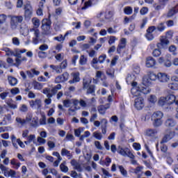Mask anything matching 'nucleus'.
<instances>
[{
    "instance_id": "f257e3e1",
    "label": "nucleus",
    "mask_w": 178,
    "mask_h": 178,
    "mask_svg": "<svg viewBox=\"0 0 178 178\" xmlns=\"http://www.w3.org/2000/svg\"><path fill=\"white\" fill-rule=\"evenodd\" d=\"M134 79H136L135 75L134 74H128L127 77V83L128 84L129 83H131L132 88L131 90V93L134 97H140L141 94H149L151 92V89L149 87H146L144 85H139L137 86V82H132L134 81Z\"/></svg>"
},
{
    "instance_id": "f03ea898",
    "label": "nucleus",
    "mask_w": 178,
    "mask_h": 178,
    "mask_svg": "<svg viewBox=\"0 0 178 178\" xmlns=\"http://www.w3.org/2000/svg\"><path fill=\"white\" fill-rule=\"evenodd\" d=\"M10 18V27L11 30H16L19 27V24L23 23L24 17L23 15H9Z\"/></svg>"
},
{
    "instance_id": "7ed1b4c3",
    "label": "nucleus",
    "mask_w": 178,
    "mask_h": 178,
    "mask_svg": "<svg viewBox=\"0 0 178 178\" xmlns=\"http://www.w3.org/2000/svg\"><path fill=\"white\" fill-rule=\"evenodd\" d=\"M94 126L95 127H99L101 126V130L102 134L105 135L106 134V131L108 129V120L103 118L99 122V120L93 121Z\"/></svg>"
},
{
    "instance_id": "20e7f679",
    "label": "nucleus",
    "mask_w": 178,
    "mask_h": 178,
    "mask_svg": "<svg viewBox=\"0 0 178 178\" xmlns=\"http://www.w3.org/2000/svg\"><path fill=\"white\" fill-rule=\"evenodd\" d=\"M118 154H120V155H122V156H128V158H130V159H134L136 158V156H134L130 149L127 147L123 148L119 146L118 149Z\"/></svg>"
},
{
    "instance_id": "39448f33",
    "label": "nucleus",
    "mask_w": 178,
    "mask_h": 178,
    "mask_svg": "<svg viewBox=\"0 0 178 178\" xmlns=\"http://www.w3.org/2000/svg\"><path fill=\"white\" fill-rule=\"evenodd\" d=\"M24 17L25 20H30L31 19V17L33 16V6H31V4L26 3L24 6Z\"/></svg>"
},
{
    "instance_id": "423d86ee",
    "label": "nucleus",
    "mask_w": 178,
    "mask_h": 178,
    "mask_svg": "<svg viewBox=\"0 0 178 178\" xmlns=\"http://www.w3.org/2000/svg\"><path fill=\"white\" fill-rule=\"evenodd\" d=\"M25 122L26 124L27 123H29V124L33 127H36V126H38V118H33V114L30 113L26 115Z\"/></svg>"
},
{
    "instance_id": "0eeeda50",
    "label": "nucleus",
    "mask_w": 178,
    "mask_h": 178,
    "mask_svg": "<svg viewBox=\"0 0 178 178\" xmlns=\"http://www.w3.org/2000/svg\"><path fill=\"white\" fill-rule=\"evenodd\" d=\"M51 20L49 19H43L42 21L41 29L43 31V34H48L49 30H51Z\"/></svg>"
},
{
    "instance_id": "6e6552de",
    "label": "nucleus",
    "mask_w": 178,
    "mask_h": 178,
    "mask_svg": "<svg viewBox=\"0 0 178 178\" xmlns=\"http://www.w3.org/2000/svg\"><path fill=\"white\" fill-rule=\"evenodd\" d=\"M156 30V26H149L147 31H146V33L145 35V37L147 38V41H152V40H154V38H155V37L154 36V31H155Z\"/></svg>"
},
{
    "instance_id": "1a4fd4ad",
    "label": "nucleus",
    "mask_w": 178,
    "mask_h": 178,
    "mask_svg": "<svg viewBox=\"0 0 178 178\" xmlns=\"http://www.w3.org/2000/svg\"><path fill=\"white\" fill-rule=\"evenodd\" d=\"M69 80V73L64 72L61 75H58L55 79V83L56 84H59V83H65V81H67Z\"/></svg>"
},
{
    "instance_id": "9d476101",
    "label": "nucleus",
    "mask_w": 178,
    "mask_h": 178,
    "mask_svg": "<svg viewBox=\"0 0 178 178\" xmlns=\"http://www.w3.org/2000/svg\"><path fill=\"white\" fill-rule=\"evenodd\" d=\"M157 76L160 83H168L170 80V76L165 72H159Z\"/></svg>"
},
{
    "instance_id": "9b49d317",
    "label": "nucleus",
    "mask_w": 178,
    "mask_h": 178,
    "mask_svg": "<svg viewBox=\"0 0 178 178\" xmlns=\"http://www.w3.org/2000/svg\"><path fill=\"white\" fill-rule=\"evenodd\" d=\"M134 106L138 111H141L144 106H145V103L144 102V98L138 97L135 99Z\"/></svg>"
},
{
    "instance_id": "f8f14e48",
    "label": "nucleus",
    "mask_w": 178,
    "mask_h": 178,
    "mask_svg": "<svg viewBox=\"0 0 178 178\" xmlns=\"http://www.w3.org/2000/svg\"><path fill=\"white\" fill-rule=\"evenodd\" d=\"M42 92L47 95V98H52L54 95L58 92V90L54 87L51 90L49 88H45L43 89Z\"/></svg>"
},
{
    "instance_id": "ddd939ff",
    "label": "nucleus",
    "mask_w": 178,
    "mask_h": 178,
    "mask_svg": "<svg viewBox=\"0 0 178 178\" xmlns=\"http://www.w3.org/2000/svg\"><path fill=\"white\" fill-rule=\"evenodd\" d=\"M167 45H169V40H168L166 36H161L160 38V42L157 43V48L162 49Z\"/></svg>"
},
{
    "instance_id": "4468645a",
    "label": "nucleus",
    "mask_w": 178,
    "mask_h": 178,
    "mask_svg": "<svg viewBox=\"0 0 178 178\" xmlns=\"http://www.w3.org/2000/svg\"><path fill=\"white\" fill-rule=\"evenodd\" d=\"M29 104L33 109L40 110L41 109V106H42L41 99H36L35 101L31 100V102H29Z\"/></svg>"
},
{
    "instance_id": "2eb2a0df",
    "label": "nucleus",
    "mask_w": 178,
    "mask_h": 178,
    "mask_svg": "<svg viewBox=\"0 0 178 178\" xmlns=\"http://www.w3.org/2000/svg\"><path fill=\"white\" fill-rule=\"evenodd\" d=\"M174 137L175 132L169 131L163 137L161 141L160 142V144H165L166 143H168V141H170V140H172V138H173Z\"/></svg>"
},
{
    "instance_id": "dca6fc26",
    "label": "nucleus",
    "mask_w": 178,
    "mask_h": 178,
    "mask_svg": "<svg viewBox=\"0 0 178 178\" xmlns=\"http://www.w3.org/2000/svg\"><path fill=\"white\" fill-rule=\"evenodd\" d=\"M158 79V74H155L153 72H149L147 74V79H144V82L146 83V84L149 85V80L151 81H156V80Z\"/></svg>"
},
{
    "instance_id": "f3484780",
    "label": "nucleus",
    "mask_w": 178,
    "mask_h": 178,
    "mask_svg": "<svg viewBox=\"0 0 178 178\" xmlns=\"http://www.w3.org/2000/svg\"><path fill=\"white\" fill-rule=\"evenodd\" d=\"M127 44V40L126 38H122L120 40V43L117 47V52L118 54H122V49H124L126 48V45Z\"/></svg>"
},
{
    "instance_id": "a211bd4d",
    "label": "nucleus",
    "mask_w": 178,
    "mask_h": 178,
    "mask_svg": "<svg viewBox=\"0 0 178 178\" xmlns=\"http://www.w3.org/2000/svg\"><path fill=\"white\" fill-rule=\"evenodd\" d=\"M77 103V99H67L63 101V106H65V108H70L72 104H73V105L76 106Z\"/></svg>"
},
{
    "instance_id": "6ab92c4d",
    "label": "nucleus",
    "mask_w": 178,
    "mask_h": 178,
    "mask_svg": "<svg viewBox=\"0 0 178 178\" xmlns=\"http://www.w3.org/2000/svg\"><path fill=\"white\" fill-rule=\"evenodd\" d=\"M158 62L159 63H160V65H162V63H163V65L165 67H170L172 66V61L170 60V59L167 58L165 60V58H163V57H160L158 59Z\"/></svg>"
},
{
    "instance_id": "aec40b11",
    "label": "nucleus",
    "mask_w": 178,
    "mask_h": 178,
    "mask_svg": "<svg viewBox=\"0 0 178 178\" xmlns=\"http://www.w3.org/2000/svg\"><path fill=\"white\" fill-rule=\"evenodd\" d=\"M158 134V131L155 129H147L145 131V135L150 138H155Z\"/></svg>"
},
{
    "instance_id": "412c9836",
    "label": "nucleus",
    "mask_w": 178,
    "mask_h": 178,
    "mask_svg": "<svg viewBox=\"0 0 178 178\" xmlns=\"http://www.w3.org/2000/svg\"><path fill=\"white\" fill-rule=\"evenodd\" d=\"M70 163H71L72 166H73V168L75 170H77V172H83V168H81V164H80V163L77 162V161L72 159V160H71Z\"/></svg>"
},
{
    "instance_id": "4be33fe9",
    "label": "nucleus",
    "mask_w": 178,
    "mask_h": 178,
    "mask_svg": "<svg viewBox=\"0 0 178 178\" xmlns=\"http://www.w3.org/2000/svg\"><path fill=\"white\" fill-rule=\"evenodd\" d=\"M72 75L73 79L69 81L70 84H74V83H79L80 81V72H74Z\"/></svg>"
},
{
    "instance_id": "5701e85b",
    "label": "nucleus",
    "mask_w": 178,
    "mask_h": 178,
    "mask_svg": "<svg viewBox=\"0 0 178 178\" xmlns=\"http://www.w3.org/2000/svg\"><path fill=\"white\" fill-rule=\"evenodd\" d=\"M167 99V105H172V104H176V96L175 95H168L165 96Z\"/></svg>"
},
{
    "instance_id": "b1692460",
    "label": "nucleus",
    "mask_w": 178,
    "mask_h": 178,
    "mask_svg": "<svg viewBox=\"0 0 178 178\" xmlns=\"http://www.w3.org/2000/svg\"><path fill=\"white\" fill-rule=\"evenodd\" d=\"M60 154L62 156H67L68 159H72L73 158V154L70 151L67 150L66 148L61 149Z\"/></svg>"
},
{
    "instance_id": "393cba45",
    "label": "nucleus",
    "mask_w": 178,
    "mask_h": 178,
    "mask_svg": "<svg viewBox=\"0 0 178 178\" xmlns=\"http://www.w3.org/2000/svg\"><path fill=\"white\" fill-rule=\"evenodd\" d=\"M144 169V167L143 166H138L134 170V173L136 175L138 178H141V176H143L144 172H143Z\"/></svg>"
},
{
    "instance_id": "a878e982",
    "label": "nucleus",
    "mask_w": 178,
    "mask_h": 178,
    "mask_svg": "<svg viewBox=\"0 0 178 178\" xmlns=\"http://www.w3.org/2000/svg\"><path fill=\"white\" fill-rule=\"evenodd\" d=\"M92 79L90 77H86L83 80V89L87 90L91 86Z\"/></svg>"
},
{
    "instance_id": "bb28decb",
    "label": "nucleus",
    "mask_w": 178,
    "mask_h": 178,
    "mask_svg": "<svg viewBox=\"0 0 178 178\" xmlns=\"http://www.w3.org/2000/svg\"><path fill=\"white\" fill-rule=\"evenodd\" d=\"M156 65V61L152 57H148L146 60L147 67H154Z\"/></svg>"
},
{
    "instance_id": "cd10ccee",
    "label": "nucleus",
    "mask_w": 178,
    "mask_h": 178,
    "mask_svg": "<svg viewBox=\"0 0 178 178\" xmlns=\"http://www.w3.org/2000/svg\"><path fill=\"white\" fill-rule=\"evenodd\" d=\"M26 52H27V49H16L14 50V56L20 58H22V54H26Z\"/></svg>"
},
{
    "instance_id": "c85d7f7f",
    "label": "nucleus",
    "mask_w": 178,
    "mask_h": 178,
    "mask_svg": "<svg viewBox=\"0 0 178 178\" xmlns=\"http://www.w3.org/2000/svg\"><path fill=\"white\" fill-rule=\"evenodd\" d=\"M8 84H10L11 87H15V86H16L18 83L17 79L12 76H8Z\"/></svg>"
},
{
    "instance_id": "c756f323",
    "label": "nucleus",
    "mask_w": 178,
    "mask_h": 178,
    "mask_svg": "<svg viewBox=\"0 0 178 178\" xmlns=\"http://www.w3.org/2000/svg\"><path fill=\"white\" fill-rule=\"evenodd\" d=\"M79 109H80V106L74 105V106H72L68 109V114L70 115V116H74Z\"/></svg>"
},
{
    "instance_id": "7c9ffc66",
    "label": "nucleus",
    "mask_w": 178,
    "mask_h": 178,
    "mask_svg": "<svg viewBox=\"0 0 178 178\" xmlns=\"http://www.w3.org/2000/svg\"><path fill=\"white\" fill-rule=\"evenodd\" d=\"M163 118V113L161 111H156L152 115V120L162 119Z\"/></svg>"
},
{
    "instance_id": "2f4dec72",
    "label": "nucleus",
    "mask_w": 178,
    "mask_h": 178,
    "mask_svg": "<svg viewBox=\"0 0 178 178\" xmlns=\"http://www.w3.org/2000/svg\"><path fill=\"white\" fill-rule=\"evenodd\" d=\"M158 104L159 105V106H168V102L166 99V97H161L159 98V101H158Z\"/></svg>"
},
{
    "instance_id": "473e14b6",
    "label": "nucleus",
    "mask_w": 178,
    "mask_h": 178,
    "mask_svg": "<svg viewBox=\"0 0 178 178\" xmlns=\"http://www.w3.org/2000/svg\"><path fill=\"white\" fill-rule=\"evenodd\" d=\"M178 6H176L175 7L172 8L170 9L168 14H167V17H172V16H174V15H176L178 12Z\"/></svg>"
},
{
    "instance_id": "72a5a7b5",
    "label": "nucleus",
    "mask_w": 178,
    "mask_h": 178,
    "mask_svg": "<svg viewBox=\"0 0 178 178\" xmlns=\"http://www.w3.org/2000/svg\"><path fill=\"white\" fill-rule=\"evenodd\" d=\"M50 69H52L53 72H56L57 74H60L63 71L60 69L59 65H51L49 66Z\"/></svg>"
},
{
    "instance_id": "f704fd0d",
    "label": "nucleus",
    "mask_w": 178,
    "mask_h": 178,
    "mask_svg": "<svg viewBox=\"0 0 178 178\" xmlns=\"http://www.w3.org/2000/svg\"><path fill=\"white\" fill-rule=\"evenodd\" d=\"M31 22L33 26V29H38L40 27V24H41L40 19L37 17L32 18Z\"/></svg>"
},
{
    "instance_id": "c9c22d12",
    "label": "nucleus",
    "mask_w": 178,
    "mask_h": 178,
    "mask_svg": "<svg viewBox=\"0 0 178 178\" xmlns=\"http://www.w3.org/2000/svg\"><path fill=\"white\" fill-rule=\"evenodd\" d=\"M106 109H109V105L104 106L101 105L98 107L99 113L101 115H105V112H106Z\"/></svg>"
},
{
    "instance_id": "e433bc0d",
    "label": "nucleus",
    "mask_w": 178,
    "mask_h": 178,
    "mask_svg": "<svg viewBox=\"0 0 178 178\" xmlns=\"http://www.w3.org/2000/svg\"><path fill=\"white\" fill-rule=\"evenodd\" d=\"M22 62H27V58L26 57H22V58H17L15 59V65L19 67L20 65H22Z\"/></svg>"
},
{
    "instance_id": "4c0bfd02",
    "label": "nucleus",
    "mask_w": 178,
    "mask_h": 178,
    "mask_svg": "<svg viewBox=\"0 0 178 178\" xmlns=\"http://www.w3.org/2000/svg\"><path fill=\"white\" fill-rule=\"evenodd\" d=\"M10 138L14 148H15V149H18L19 146L17 145V138H16V136L14 134H13L10 136Z\"/></svg>"
},
{
    "instance_id": "58836bf2",
    "label": "nucleus",
    "mask_w": 178,
    "mask_h": 178,
    "mask_svg": "<svg viewBox=\"0 0 178 178\" xmlns=\"http://www.w3.org/2000/svg\"><path fill=\"white\" fill-rule=\"evenodd\" d=\"M175 125H176V122H175V120L172 118H168L165 121V126L167 127H174V126Z\"/></svg>"
},
{
    "instance_id": "ea45409f",
    "label": "nucleus",
    "mask_w": 178,
    "mask_h": 178,
    "mask_svg": "<svg viewBox=\"0 0 178 178\" xmlns=\"http://www.w3.org/2000/svg\"><path fill=\"white\" fill-rule=\"evenodd\" d=\"M60 169L63 173H67L69 172V168L66 165V162L63 161L60 165Z\"/></svg>"
},
{
    "instance_id": "a19ab883",
    "label": "nucleus",
    "mask_w": 178,
    "mask_h": 178,
    "mask_svg": "<svg viewBox=\"0 0 178 178\" xmlns=\"http://www.w3.org/2000/svg\"><path fill=\"white\" fill-rule=\"evenodd\" d=\"M77 106H79V104L81 108H87V106H88L87 104V99H86V100L83 99H77Z\"/></svg>"
},
{
    "instance_id": "79ce46f5",
    "label": "nucleus",
    "mask_w": 178,
    "mask_h": 178,
    "mask_svg": "<svg viewBox=\"0 0 178 178\" xmlns=\"http://www.w3.org/2000/svg\"><path fill=\"white\" fill-rule=\"evenodd\" d=\"M168 88L172 91H177L178 90V83H170L168 84Z\"/></svg>"
},
{
    "instance_id": "37998d69",
    "label": "nucleus",
    "mask_w": 178,
    "mask_h": 178,
    "mask_svg": "<svg viewBox=\"0 0 178 178\" xmlns=\"http://www.w3.org/2000/svg\"><path fill=\"white\" fill-rule=\"evenodd\" d=\"M10 163L11 165H14V169L17 170L19 169L20 168V165H22V163L17 161V160H16L15 159H12Z\"/></svg>"
},
{
    "instance_id": "c03bdc74",
    "label": "nucleus",
    "mask_w": 178,
    "mask_h": 178,
    "mask_svg": "<svg viewBox=\"0 0 178 178\" xmlns=\"http://www.w3.org/2000/svg\"><path fill=\"white\" fill-rule=\"evenodd\" d=\"M87 56L81 55L79 58V65H81V66L87 65Z\"/></svg>"
},
{
    "instance_id": "a18cd8bd",
    "label": "nucleus",
    "mask_w": 178,
    "mask_h": 178,
    "mask_svg": "<svg viewBox=\"0 0 178 178\" xmlns=\"http://www.w3.org/2000/svg\"><path fill=\"white\" fill-rule=\"evenodd\" d=\"M42 87H44V85L40 82L35 81L33 82V88L34 90H42Z\"/></svg>"
},
{
    "instance_id": "49530a36",
    "label": "nucleus",
    "mask_w": 178,
    "mask_h": 178,
    "mask_svg": "<svg viewBox=\"0 0 178 178\" xmlns=\"http://www.w3.org/2000/svg\"><path fill=\"white\" fill-rule=\"evenodd\" d=\"M15 121L19 126H24V124H26V119H22L20 117H17Z\"/></svg>"
},
{
    "instance_id": "de8ad7c7",
    "label": "nucleus",
    "mask_w": 178,
    "mask_h": 178,
    "mask_svg": "<svg viewBox=\"0 0 178 178\" xmlns=\"http://www.w3.org/2000/svg\"><path fill=\"white\" fill-rule=\"evenodd\" d=\"M118 168L120 170L121 175L124 177H127V170L124 169V167H123V165H118Z\"/></svg>"
},
{
    "instance_id": "09e8293b",
    "label": "nucleus",
    "mask_w": 178,
    "mask_h": 178,
    "mask_svg": "<svg viewBox=\"0 0 178 178\" xmlns=\"http://www.w3.org/2000/svg\"><path fill=\"white\" fill-rule=\"evenodd\" d=\"M29 31L30 33H33L35 37H40V29L38 28H31Z\"/></svg>"
},
{
    "instance_id": "8fccbe9b",
    "label": "nucleus",
    "mask_w": 178,
    "mask_h": 178,
    "mask_svg": "<svg viewBox=\"0 0 178 178\" xmlns=\"http://www.w3.org/2000/svg\"><path fill=\"white\" fill-rule=\"evenodd\" d=\"M153 122V125L154 127H159V126L162 125V119H155L152 120Z\"/></svg>"
},
{
    "instance_id": "3c124183",
    "label": "nucleus",
    "mask_w": 178,
    "mask_h": 178,
    "mask_svg": "<svg viewBox=\"0 0 178 178\" xmlns=\"http://www.w3.org/2000/svg\"><path fill=\"white\" fill-rule=\"evenodd\" d=\"M176 51H177V47H176V46L175 45L170 46L169 51L171 52V54L174 55V56H176V55H177V52H176Z\"/></svg>"
},
{
    "instance_id": "603ef678",
    "label": "nucleus",
    "mask_w": 178,
    "mask_h": 178,
    "mask_svg": "<svg viewBox=\"0 0 178 178\" xmlns=\"http://www.w3.org/2000/svg\"><path fill=\"white\" fill-rule=\"evenodd\" d=\"M10 92L12 95H17L20 94V89L19 88H13L10 89Z\"/></svg>"
},
{
    "instance_id": "864d4df0",
    "label": "nucleus",
    "mask_w": 178,
    "mask_h": 178,
    "mask_svg": "<svg viewBox=\"0 0 178 178\" xmlns=\"http://www.w3.org/2000/svg\"><path fill=\"white\" fill-rule=\"evenodd\" d=\"M61 70H63L67 67V60H63L58 65Z\"/></svg>"
},
{
    "instance_id": "5fc2aeb1",
    "label": "nucleus",
    "mask_w": 178,
    "mask_h": 178,
    "mask_svg": "<svg viewBox=\"0 0 178 178\" xmlns=\"http://www.w3.org/2000/svg\"><path fill=\"white\" fill-rule=\"evenodd\" d=\"M86 90L87 94H94L95 92V86L90 85Z\"/></svg>"
},
{
    "instance_id": "6e6d98bb",
    "label": "nucleus",
    "mask_w": 178,
    "mask_h": 178,
    "mask_svg": "<svg viewBox=\"0 0 178 178\" xmlns=\"http://www.w3.org/2000/svg\"><path fill=\"white\" fill-rule=\"evenodd\" d=\"M124 13L125 15H131L133 13V8L130 6H127L124 8Z\"/></svg>"
},
{
    "instance_id": "4d7b16f0",
    "label": "nucleus",
    "mask_w": 178,
    "mask_h": 178,
    "mask_svg": "<svg viewBox=\"0 0 178 178\" xmlns=\"http://www.w3.org/2000/svg\"><path fill=\"white\" fill-rule=\"evenodd\" d=\"M93 137H95L96 140H102V134H101V132L95 131L93 133Z\"/></svg>"
},
{
    "instance_id": "13d9d810",
    "label": "nucleus",
    "mask_w": 178,
    "mask_h": 178,
    "mask_svg": "<svg viewBox=\"0 0 178 178\" xmlns=\"http://www.w3.org/2000/svg\"><path fill=\"white\" fill-rule=\"evenodd\" d=\"M102 172L104 175H105L104 178L112 177V175L109 173V171L106 170L105 168H102Z\"/></svg>"
},
{
    "instance_id": "bf43d9fd",
    "label": "nucleus",
    "mask_w": 178,
    "mask_h": 178,
    "mask_svg": "<svg viewBox=\"0 0 178 178\" xmlns=\"http://www.w3.org/2000/svg\"><path fill=\"white\" fill-rule=\"evenodd\" d=\"M165 29H166V26H165V24L163 23H160L157 27H156V30L157 29L158 31H164Z\"/></svg>"
},
{
    "instance_id": "052dcab7",
    "label": "nucleus",
    "mask_w": 178,
    "mask_h": 178,
    "mask_svg": "<svg viewBox=\"0 0 178 178\" xmlns=\"http://www.w3.org/2000/svg\"><path fill=\"white\" fill-rule=\"evenodd\" d=\"M161 49H155L153 52H152V55L153 56H154L155 58H158L159 56H161V54H162L161 52Z\"/></svg>"
},
{
    "instance_id": "680f3d73",
    "label": "nucleus",
    "mask_w": 178,
    "mask_h": 178,
    "mask_svg": "<svg viewBox=\"0 0 178 178\" xmlns=\"http://www.w3.org/2000/svg\"><path fill=\"white\" fill-rule=\"evenodd\" d=\"M154 8L155 9V10H161V9H163V8H165V4L163 3H160V4H154Z\"/></svg>"
},
{
    "instance_id": "e2e57ef3",
    "label": "nucleus",
    "mask_w": 178,
    "mask_h": 178,
    "mask_svg": "<svg viewBox=\"0 0 178 178\" xmlns=\"http://www.w3.org/2000/svg\"><path fill=\"white\" fill-rule=\"evenodd\" d=\"M26 140H28L29 142L33 143V144H35V135L31 134L27 138Z\"/></svg>"
},
{
    "instance_id": "0e129e2a",
    "label": "nucleus",
    "mask_w": 178,
    "mask_h": 178,
    "mask_svg": "<svg viewBox=\"0 0 178 178\" xmlns=\"http://www.w3.org/2000/svg\"><path fill=\"white\" fill-rule=\"evenodd\" d=\"M158 99H156V96L154 95H151L149 98H148V101L149 102H150L151 104H155V102H156Z\"/></svg>"
},
{
    "instance_id": "69168bd1",
    "label": "nucleus",
    "mask_w": 178,
    "mask_h": 178,
    "mask_svg": "<svg viewBox=\"0 0 178 178\" xmlns=\"http://www.w3.org/2000/svg\"><path fill=\"white\" fill-rule=\"evenodd\" d=\"M70 176L71 177H73V178H78V177H81V174H78L77 172L72 170L71 171Z\"/></svg>"
},
{
    "instance_id": "338daca9",
    "label": "nucleus",
    "mask_w": 178,
    "mask_h": 178,
    "mask_svg": "<svg viewBox=\"0 0 178 178\" xmlns=\"http://www.w3.org/2000/svg\"><path fill=\"white\" fill-rule=\"evenodd\" d=\"M13 45H16L17 47H19L20 45V40L18 38H13L12 39Z\"/></svg>"
},
{
    "instance_id": "774afa93",
    "label": "nucleus",
    "mask_w": 178,
    "mask_h": 178,
    "mask_svg": "<svg viewBox=\"0 0 178 178\" xmlns=\"http://www.w3.org/2000/svg\"><path fill=\"white\" fill-rule=\"evenodd\" d=\"M113 16V11H106L105 13V19H111Z\"/></svg>"
}]
</instances>
